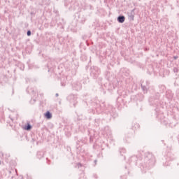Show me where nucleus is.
Listing matches in <instances>:
<instances>
[{"instance_id": "obj_3", "label": "nucleus", "mask_w": 179, "mask_h": 179, "mask_svg": "<svg viewBox=\"0 0 179 179\" xmlns=\"http://www.w3.org/2000/svg\"><path fill=\"white\" fill-rule=\"evenodd\" d=\"M26 131H30L31 129V126L30 124H28L27 127H24Z\"/></svg>"}, {"instance_id": "obj_1", "label": "nucleus", "mask_w": 179, "mask_h": 179, "mask_svg": "<svg viewBox=\"0 0 179 179\" xmlns=\"http://www.w3.org/2000/svg\"><path fill=\"white\" fill-rule=\"evenodd\" d=\"M44 116L45 117V118H47L48 120H51V118H52V115H51V113L50 112H46L44 114Z\"/></svg>"}, {"instance_id": "obj_4", "label": "nucleus", "mask_w": 179, "mask_h": 179, "mask_svg": "<svg viewBox=\"0 0 179 179\" xmlns=\"http://www.w3.org/2000/svg\"><path fill=\"white\" fill-rule=\"evenodd\" d=\"M27 36H31V32L30 31H27Z\"/></svg>"}, {"instance_id": "obj_2", "label": "nucleus", "mask_w": 179, "mask_h": 179, "mask_svg": "<svg viewBox=\"0 0 179 179\" xmlns=\"http://www.w3.org/2000/svg\"><path fill=\"white\" fill-rule=\"evenodd\" d=\"M117 20H118L119 23H124V22H125V17L120 16V17H118Z\"/></svg>"}, {"instance_id": "obj_5", "label": "nucleus", "mask_w": 179, "mask_h": 179, "mask_svg": "<svg viewBox=\"0 0 179 179\" xmlns=\"http://www.w3.org/2000/svg\"><path fill=\"white\" fill-rule=\"evenodd\" d=\"M0 165H1V160H0Z\"/></svg>"}]
</instances>
